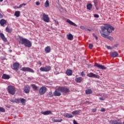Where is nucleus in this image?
Returning <instances> with one entry per match:
<instances>
[{
	"mask_svg": "<svg viewBox=\"0 0 124 124\" xmlns=\"http://www.w3.org/2000/svg\"><path fill=\"white\" fill-rule=\"evenodd\" d=\"M51 120L52 122H54V123H61V122H62V119L57 120L55 119V118H52Z\"/></svg>",
	"mask_w": 124,
	"mask_h": 124,
	"instance_id": "29",
	"label": "nucleus"
},
{
	"mask_svg": "<svg viewBox=\"0 0 124 124\" xmlns=\"http://www.w3.org/2000/svg\"><path fill=\"white\" fill-rule=\"evenodd\" d=\"M18 41L19 44H21V45H24L25 46L27 47V48H31V47L32 46L31 42L28 40V39L20 37L19 38Z\"/></svg>",
	"mask_w": 124,
	"mask_h": 124,
	"instance_id": "2",
	"label": "nucleus"
},
{
	"mask_svg": "<svg viewBox=\"0 0 124 124\" xmlns=\"http://www.w3.org/2000/svg\"><path fill=\"white\" fill-rule=\"evenodd\" d=\"M68 40H73V35L72 34H69L67 35Z\"/></svg>",
	"mask_w": 124,
	"mask_h": 124,
	"instance_id": "30",
	"label": "nucleus"
},
{
	"mask_svg": "<svg viewBox=\"0 0 124 124\" xmlns=\"http://www.w3.org/2000/svg\"><path fill=\"white\" fill-rule=\"evenodd\" d=\"M96 9H97V10H98V9H97V8H96Z\"/></svg>",
	"mask_w": 124,
	"mask_h": 124,
	"instance_id": "60",
	"label": "nucleus"
},
{
	"mask_svg": "<svg viewBox=\"0 0 124 124\" xmlns=\"http://www.w3.org/2000/svg\"><path fill=\"white\" fill-rule=\"evenodd\" d=\"M31 86L34 91H38V87H37L35 84H31Z\"/></svg>",
	"mask_w": 124,
	"mask_h": 124,
	"instance_id": "31",
	"label": "nucleus"
},
{
	"mask_svg": "<svg viewBox=\"0 0 124 124\" xmlns=\"http://www.w3.org/2000/svg\"><path fill=\"white\" fill-rule=\"evenodd\" d=\"M36 4L37 5H40V2H39V1H37V2H36Z\"/></svg>",
	"mask_w": 124,
	"mask_h": 124,
	"instance_id": "49",
	"label": "nucleus"
},
{
	"mask_svg": "<svg viewBox=\"0 0 124 124\" xmlns=\"http://www.w3.org/2000/svg\"><path fill=\"white\" fill-rule=\"evenodd\" d=\"M110 55L112 58H117L119 56V53L117 51L111 52L110 53Z\"/></svg>",
	"mask_w": 124,
	"mask_h": 124,
	"instance_id": "16",
	"label": "nucleus"
},
{
	"mask_svg": "<svg viewBox=\"0 0 124 124\" xmlns=\"http://www.w3.org/2000/svg\"><path fill=\"white\" fill-rule=\"evenodd\" d=\"M85 31H91V29H86V30H85Z\"/></svg>",
	"mask_w": 124,
	"mask_h": 124,
	"instance_id": "53",
	"label": "nucleus"
},
{
	"mask_svg": "<svg viewBox=\"0 0 124 124\" xmlns=\"http://www.w3.org/2000/svg\"><path fill=\"white\" fill-rule=\"evenodd\" d=\"M46 92H47V88H46L45 86H42L39 90V93L41 95L46 93Z\"/></svg>",
	"mask_w": 124,
	"mask_h": 124,
	"instance_id": "7",
	"label": "nucleus"
},
{
	"mask_svg": "<svg viewBox=\"0 0 124 124\" xmlns=\"http://www.w3.org/2000/svg\"><path fill=\"white\" fill-rule=\"evenodd\" d=\"M94 3H95V7H96V3H95V2H94Z\"/></svg>",
	"mask_w": 124,
	"mask_h": 124,
	"instance_id": "57",
	"label": "nucleus"
},
{
	"mask_svg": "<svg viewBox=\"0 0 124 124\" xmlns=\"http://www.w3.org/2000/svg\"><path fill=\"white\" fill-rule=\"evenodd\" d=\"M41 16H42V19L44 22H46V23H49V22H50V18L47 15L43 13L41 15Z\"/></svg>",
	"mask_w": 124,
	"mask_h": 124,
	"instance_id": "4",
	"label": "nucleus"
},
{
	"mask_svg": "<svg viewBox=\"0 0 124 124\" xmlns=\"http://www.w3.org/2000/svg\"><path fill=\"white\" fill-rule=\"evenodd\" d=\"M11 102H15L16 103V99H11L10 100Z\"/></svg>",
	"mask_w": 124,
	"mask_h": 124,
	"instance_id": "46",
	"label": "nucleus"
},
{
	"mask_svg": "<svg viewBox=\"0 0 124 124\" xmlns=\"http://www.w3.org/2000/svg\"><path fill=\"white\" fill-rule=\"evenodd\" d=\"M51 96H53V93H52V92H49L47 94V97H51Z\"/></svg>",
	"mask_w": 124,
	"mask_h": 124,
	"instance_id": "36",
	"label": "nucleus"
},
{
	"mask_svg": "<svg viewBox=\"0 0 124 124\" xmlns=\"http://www.w3.org/2000/svg\"><path fill=\"white\" fill-rule=\"evenodd\" d=\"M41 113L42 115H44V116H46V115H50V114H52V111L51 110H47L46 111H41Z\"/></svg>",
	"mask_w": 124,
	"mask_h": 124,
	"instance_id": "17",
	"label": "nucleus"
},
{
	"mask_svg": "<svg viewBox=\"0 0 124 124\" xmlns=\"http://www.w3.org/2000/svg\"><path fill=\"white\" fill-rule=\"evenodd\" d=\"M59 89L61 93H69V92H70L69 89L66 88V87H59Z\"/></svg>",
	"mask_w": 124,
	"mask_h": 124,
	"instance_id": "9",
	"label": "nucleus"
},
{
	"mask_svg": "<svg viewBox=\"0 0 124 124\" xmlns=\"http://www.w3.org/2000/svg\"><path fill=\"white\" fill-rule=\"evenodd\" d=\"M92 112H96V109L93 108V109H92Z\"/></svg>",
	"mask_w": 124,
	"mask_h": 124,
	"instance_id": "48",
	"label": "nucleus"
},
{
	"mask_svg": "<svg viewBox=\"0 0 124 124\" xmlns=\"http://www.w3.org/2000/svg\"><path fill=\"white\" fill-rule=\"evenodd\" d=\"M45 51L46 53H48L51 52V46H47L45 48Z\"/></svg>",
	"mask_w": 124,
	"mask_h": 124,
	"instance_id": "23",
	"label": "nucleus"
},
{
	"mask_svg": "<svg viewBox=\"0 0 124 124\" xmlns=\"http://www.w3.org/2000/svg\"><path fill=\"white\" fill-rule=\"evenodd\" d=\"M103 96H105V97H107V95H106V94H104L103 95Z\"/></svg>",
	"mask_w": 124,
	"mask_h": 124,
	"instance_id": "55",
	"label": "nucleus"
},
{
	"mask_svg": "<svg viewBox=\"0 0 124 124\" xmlns=\"http://www.w3.org/2000/svg\"><path fill=\"white\" fill-rule=\"evenodd\" d=\"M22 7H23V5L21 4L19 5V6L18 7V8H22Z\"/></svg>",
	"mask_w": 124,
	"mask_h": 124,
	"instance_id": "51",
	"label": "nucleus"
},
{
	"mask_svg": "<svg viewBox=\"0 0 124 124\" xmlns=\"http://www.w3.org/2000/svg\"><path fill=\"white\" fill-rule=\"evenodd\" d=\"M63 116L65 118H67L68 119H70V118H72L73 117V116L70 114V113H64Z\"/></svg>",
	"mask_w": 124,
	"mask_h": 124,
	"instance_id": "24",
	"label": "nucleus"
},
{
	"mask_svg": "<svg viewBox=\"0 0 124 124\" xmlns=\"http://www.w3.org/2000/svg\"><path fill=\"white\" fill-rule=\"evenodd\" d=\"M81 113V110L79 109L78 110H75L72 112V115L74 116H76L77 115H79Z\"/></svg>",
	"mask_w": 124,
	"mask_h": 124,
	"instance_id": "20",
	"label": "nucleus"
},
{
	"mask_svg": "<svg viewBox=\"0 0 124 124\" xmlns=\"http://www.w3.org/2000/svg\"><path fill=\"white\" fill-rule=\"evenodd\" d=\"M38 64H39L40 65H42V63L40 61L38 62Z\"/></svg>",
	"mask_w": 124,
	"mask_h": 124,
	"instance_id": "47",
	"label": "nucleus"
},
{
	"mask_svg": "<svg viewBox=\"0 0 124 124\" xmlns=\"http://www.w3.org/2000/svg\"><path fill=\"white\" fill-rule=\"evenodd\" d=\"M2 79H4V80H8L9 79H10V76H9V75L4 74L2 76Z\"/></svg>",
	"mask_w": 124,
	"mask_h": 124,
	"instance_id": "19",
	"label": "nucleus"
},
{
	"mask_svg": "<svg viewBox=\"0 0 124 124\" xmlns=\"http://www.w3.org/2000/svg\"><path fill=\"white\" fill-rule=\"evenodd\" d=\"M94 17L95 18H99V16L98 15L94 14Z\"/></svg>",
	"mask_w": 124,
	"mask_h": 124,
	"instance_id": "41",
	"label": "nucleus"
},
{
	"mask_svg": "<svg viewBox=\"0 0 124 124\" xmlns=\"http://www.w3.org/2000/svg\"><path fill=\"white\" fill-rule=\"evenodd\" d=\"M93 36H94V37H95L96 40H97V39H98V37H97V36L95 35V34L93 33Z\"/></svg>",
	"mask_w": 124,
	"mask_h": 124,
	"instance_id": "40",
	"label": "nucleus"
},
{
	"mask_svg": "<svg viewBox=\"0 0 124 124\" xmlns=\"http://www.w3.org/2000/svg\"><path fill=\"white\" fill-rule=\"evenodd\" d=\"M75 81L77 83L80 84L83 81V78L82 77L77 78H75Z\"/></svg>",
	"mask_w": 124,
	"mask_h": 124,
	"instance_id": "21",
	"label": "nucleus"
},
{
	"mask_svg": "<svg viewBox=\"0 0 124 124\" xmlns=\"http://www.w3.org/2000/svg\"><path fill=\"white\" fill-rule=\"evenodd\" d=\"M9 52H10V53H11V52H12V50H9Z\"/></svg>",
	"mask_w": 124,
	"mask_h": 124,
	"instance_id": "58",
	"label": "nucleus"
},
{
	"mask_svg": "<svg viewBox=\"0 0 124 124\" xmlns=\"http://www.w3.org/2000/svg\"><path fill=\"white\" fill-rule=\"evenodd\" d=\"M94 66L98 67V68H99V69H106V67H105V66L98 63H95Z\"/></svg>",
	"mask_w": 124,
	"mask_h": 124,
	"instance_id": "13",
	"label": "nucleus"
},
{
	"mask_svg": "<svg viewBox=\"0 0 124 124\" xmlns=\"http://www.w3.org/2000/svg\"><path fill=\"white\" fill-rule=\"evenodd\" d=\"M0 112L4 113V112H5V109L3 108L0 107Z\"/></svg>",
	"mask_w": 124,
	"mask_h": 124,
	"instance_id": "37",
	"label": "nucleus"
},
{
	"mask_svg": "<svg viewBox=\"0 0 124 124\" xmlns=\"http://www.w3.org/2000/svg\"><path fill=\"white\" fill-rule=\"evenodd\" d=\"M26 99L24 98H16V103L19 104V103H22V105H25L26 104Z\"/></svg>",
	"mask_w": 124,
	"mask_h": 124,
	"instance_id": "8",
	"label": "nucleus"
},
{
	"mask_svg": "<svg viewBox=\"0 0 124 124\" xmlns=\"http://www.w3.org/2000/svg\"><path fill=\"white\" fill-rule=\"evenodd\" d=\"M31 90V87L29 85L25 86L24 88V92L25 93H29Z\"/></svg>",
	"mask_w": 124,
	"mask_h": 124,
	"instance_id": "15",
	"label": "nucleus"
},
{
	"mask_svg": "<svg viewBox=\"0 0 124 124\" xmlns=\"http://www.w3.org/2000/svg\"><path fill=\"white\" fill-rule=\"evenodd\" d=\"M20 70L22 71H25V72H31V73H34V70L30 67H23L20 69Z\"/></svg>",
	"mask_w": 124,
	"mask_h": 124,
	"instance_id": "5",
	"label": "nucleus"
},
{
	"mask_svg": "<svg viewBox=\"0 0 124 124\" xmlns=\"http://www.w3.org/2000/svg\"><path fill=\"white\" fill-rule=\"evenodd\" d=\"M85 93L86 94H91V93H93V91H92V89H88L85 91Z\"/></svg>",
	"mask_w": 124,
	"mask_h": 124,
	"instance_id": "28",
	"label": "nucleus"
},
{
	"mask_svg": "<svg viewBox=\"0 0 124 124\" xmlns=\"http://www.w3.org/2000/svg\"><path fill=\"white\" fill-rule=\"evenodd\" d=\"M17 8H19V7H17Z\"/></svg>",
	"mask_w": 124,
	"mask_h": 124,
	"instance_id": "59",
	"label": "nucleus"
},
{
	"mask_svg": "<svg viewBox=\"0 0 124 124\" xmlns=\"http://www.w3.org/2000/svg\"><path fill=\"white\" fill-rule=\"evenodd\" d=\"M87 76H88V77H90V78H97V79H99V76H98L97 75H95L92 72H91L89 74H88L87 75Z\"/></svg>",
	"mask_w": 124,
	"mask_h": 124,
	"instance_id": "12",
	"label": "nucleus"
},
{
	"mask_svg": "<svg viewBox=\"0 0 124 124\" xmlns=\"http://www.w3.org/2000/svg\"><path fill=\"white\" fill-rule=\"evenodd\" d=\"M67 23H68V24H70V25H71V26H74V27H77V25L74 23V22H72L70 19H67L66 20Z\"/></svg>",
	"mask_w": 124,
	"mask_h": 124,
	"instance_id": "22",
	"label": "nucleus"
},
{
	"mask_svg": "<svg viewBox=\"0 0 124 124\" xmlns=\"http://www.w3.org/2000/svg\"><path fill=\"white\" fill-rule=\"evenodd\" d=\"M100 100H105V99L103 97L99 98Z\"/></svg>",
	"mask_w": 124,
	"mask_h": 124,
	"instance_id": "45",
	"label": "nucleus"
},
{
	"mask_svg": "<svg viewBox=\"0 0 124 124\" xmlns=\"http://www.w3.org/2000/svg\"><path fill=\"white\" fill-rule=\"evenodd\" d=\"M87 8L88 10H91L93 8V5L91 3H89L87 5Z\"/></svg>",
	"mask_w": 124,
	"mask_h": 124,
	"instance_id": "33",
	"label": "nucleus"
},
{
	"mask_svg": "<svg viewBox=\"0 0 124 124\" xmlns=\"http://www.w3.org/2000/svg\"><path fill=\"white\" fill-rule=\"evenodd\" d=\"M0 37H1L4 42H7V39L5 37V36H4V34L0 33Z\"/></svg>",
	"mask_w": 124,
	"mask_h": 124,
	"instance_id": "18",
	"label": "nucleus"
},
{
	"mask_svg": "<svg viewBox=\"0 0 124 124\" xmlns=\"http://www.w3.org/2000/svg\"><path fill=\"white\" fill-rule=\"evenodd\" d=\"M40 70L43 72H48L51 70V66L47 65L45 67H41Z\"/></svg>",
	"mask_w": 124,
	"mask_h": 124,
	"instance_id": "6",
	"label": "nucleus"
},
{
	"mask_svg": "<svg viewBox=\"0 0 124 124\" xmlns=\"http://www.w3.org/2000/svg\"><path fill=\"white\" fill-rule=\"evenodd\" d=\"M107 48L108 50H112V47H111V46H107Z\"/></svg>",
	"mask_w": 124,
	"mask_h": 124,
	"instance_id": "43",
	"label": "nucleus"
},
{
	"mask_svg": "<svg viewBox=\"0 0 124 124\" xmlns=\"http://www.w3.org/2000/svg\"><path fill=\"white\" fill-rule=\"evenodd\" d=\"M89 49H93V45L92 44H90L89 46Z\"/></svg>",
	"mask_w": 124,
	"mask_h": 124,
	"instance_id": "39",
	"label": "nucleus"
},
{
	"mask_svg": "<svg viewBox=\"0 0 124 124\" xmlns=\"http://www.w3.org/2000/svg\"><path fill=\"white\" fill-rule=\"evenodd\" d=\"M66 74L68 76H71L72 75V70H67L66 71Z\"/></svg>",
	"mask_w": 124,
	"mask_h": 124,
	"instance_id": "26",
	"label": "nucleus"
},
{
	"mask_svg": "<svg viewBox=\"0 0 124 124\" xmlns=\"http://www.w3.org/2000/svg\"><path fill=\"white\" fill-rule=\"evenodd\" d=\"M19 66H20V64L18 62H15L13 64L14 70H16V71H18V68H19Z\"/></svg>",
	"mask_w": 124,
	"mask_h": 124,
	"instance_id": "14",
	"label": "nucleus"
},
{
	"mask_svg": "<svg viewBox=\"0 0 124 124\" xmlns=\"http://www.w3.org/2000/svg\"><path fill=\"white\" fill-rule=\"evenodd\" d=\"M6 24V20L5 19H2L0 20V24L2 27H3V25Z\"/></svg>",
	"mask_w": 124,
	"mask_h": 124,
	"instance_id": "25",
	"label": "nucleus"
},
{
	"mask_svg": "<svg viewBox=\"0 0 124 124\" xmlns=\"http://www.w3.org/2000/svg\"><path fill=\"white\" fill-rule=\"evenodd\" d=\"M3 1V0H0V2H2Z\"/></svg>",
	"mask_w": 124,
	"mask_h": 124,
	"instance_id": "56",
	"label": "nucleus"
},
{
	"mask_svg": "<svg viewBox=\"0 0 124 124\" xmlns=\"http://www.w3.org/2000/svg\"><path fill=\"white\" fill-rule=\"evenodd\" d=\"M53 95H54V96H61L62 95V92H61V90H60V87L55 90Z\"/></svg>",
	"mask_w": 124,
	"mask_h": 124,
	"instance_id": "10",
	"label": "nucleus"
},
{
	"mask_svg": "<svg viewBox=\"0 0 124 124\" xmlns=\"http://www.w3.org/2000/svg\"><path fill=\"white\" fill-rule=\"evenodd\" d=\"M7 90L9 93L10 94H12V95H14V94H15V92H16L15 87L12 85H9L7 87Z\"/></svg>",
	"mask_w": 124,
	"mask_h": 124,
	"instance_id": "3",
	"label": "nucleus"
},
{
	"mask_svg": "<svg viewBox=\"0 0 124 124\" xmlns=\"http://www.w3.org/2000/svg\"><path fill=\"white\" fill-rule=\"evenodd\" d=\"M20 13L21 12L19 11H16L15 13V16H16V17H19Z\"/></svg>",
	"mask_w": 124,
	"mask_h": 124,
	"instance_id": "35",
	"label": "nucleus"
},
{
	"mask_svg": "<svg viewBox=\"0 0 124 124\" xmlns=\"http://www.w3.org/2000/svg\"><path fill=\"white\" fill-rule=\"evenodd\" d=\"M80 75H81V76H84V72H82L80 73Z\"/></svg>",
	"mask_w": 124,
	"mask_h": 124,
	"instance_id": "52",
	"label": "nucleus"
},
{
	"mask_svg": "<svg viewBox=\"0 0 124 124\" xmlns=\"http://www.w3.org/2000/svg\"><path fill=\"white\" fill-rule=\"evenodd\" d=\"M80 28L81 30H83V31H87V28H86L85 26H80Z\"/></svg>",
	"mask_w": 124,
	"mask_h": 124,
	"instance_id": "38",
	"label": "nucleus"
},
{
	"mask_svg": "<svg viewBox=\"0 0 124 124\" xmlns=\"http://www.w3.org/2000/svg\"><path fill=\"white\" fill-rule=\"evenodd\" d=\"M112 31H115V28L114 27L109 25L105 24V26H102L100 33H106V34H110L112 32Z\"/></svg>",
	"mask_w": 124,
	"mask_h": 124,
	"instance_id": "1",
	"label": "nucleus"
},
{
	"mask_svg": "<svg viewBox=\"0 0 124 124\" xmlns=\"http://www.w3.org/2000/svg\"><path fill=\"white\" fill-rule=\"evenodd\" d=\"M21 4L22 5V6H23V5H24V6L26 5V4H25V3H22Z\"/></svg>",
	"mask_w": 124,
	"mask_h": 124,
	"instance_id": "54",
	"label": "nucleus"
},
{
	"mask_svg": "<svg viewBox=\"0 0 124 124\" xmlns=\"http://www.w3.org/2000/svg\"><path fill=\"white\" fill-rule=\"evenodd\" d=\"M2 17H3V16L2 15V14H0V19H1V18H2Z\"/></svg>",
	"mask_w": 124,
	"mask_h": 124,
	"instance_id": "50",
	"label": "nucleus"
},
{
	"mask_svg": "<svg viewBox=\"0 0 124 124\" xmlns=\"http://www.w3.org/2000/svg\"><path fill=\"white\" fill-rule=\"evenodd\" d=\"M122 122L119 120H113L112 122V124H122Z\"/></svg>",
	"mask_w": 124,
	"mask_h": 124,
	"instance_id": "27",
	"label": "nucleus"
},
{
	"mask_svg": "<svg viewBox=\"0 0 124 124\" xmlns=\"http://www.w3.org/2000/svg\"><path fill=\"white\" fill-rule=\"evenodd\" d=\"M73 124H79L78 123H77V122H76V121L75 120H74L73 121Z\"/></svg>",
	"mask_w": 124,
	"mask_h": 124,
	"instance_id": "44",
	"label": "nucleus"
},
{
	"mask_svg": "<svg viewBox=\"0 0 124 124\" xmlns=\"http://www.w3.org/2000/svg\"><path fill=\"white\" fill-rule=\"evenodd\" d=\"M105 111H106V109H105L104 108H103L100 110L101 112H105Z\"/></svg>",
	"mask_w": 124,
	"mask_h": 124,
	"instance_id": "42",
	"label": "nucleus"
},
{
	"mask_svg": "<svg viewBox=\"0 0 124 124\" xmlns=\"http://www.w3.org/2000/svg\"><path fill=\"white\" fill-rule=\"evenodd\" d=\"M6 31H7V32H8L9 33H11V32H12V29H10L8 26H7L6 28Z\"/></svg>",
	"mask_w": 124,
	"mask_h": 124,
	"instance_id": "32",
	"label": "nucleus"
},
{
	"mask_svg": "<svg viewBox=\"0 0 124 124\" xmlns=\"http://www.w3.org/2000/svg\"><path fill=\"white\" fill-rule=\"evenodd\" d=\"M49 5H50L49 0H46L45 3V7H49Z\"/></svg>",
	"mask_w": 124,
	"mask_h": 124,
	"instance_id": "34",
	"label": "nucleus"
},
{
	"mask_svg": "<svg viewBox=\"0 0 124 124\" xmlns=\"http://www.w3.org/2000/svg\"><path fill=\"white\" fill-rule=\"evenodd\" d=\"M101 36H102V37H104V38H107V39H109V40H113V37L109 36L110 34L101 33Z\"/></svg>",
	"mask_w": 124,
	"mask_h": 124,
	"instance_id": "11",
	"label": "nucleus"
}]
</instances>
